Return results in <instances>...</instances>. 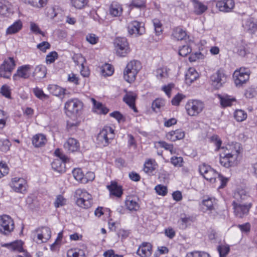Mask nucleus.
Returning <instances> with one entry per match:
<instances>
[{
    "label": "nucleus",
    "mask_w": 257,
    "mask_h": 257,
    "mask_svg": "<svg viewBox=\"0 0 257 257\" xmlns=\"http://www.w3.org/2000/svg\"><path fill=\"white\" fill-rule=\"evenodd\" d=\"M74 61L77 65H80L82 67L81 74L84 77H87L89 75V72L87 68H85L84 63L85 62L84 57L81 54L75 55L73 57Z\"/></svg>",
    "instance_id": "23"
},
{
    "label": "nucleus",
    "mask_w": 257,
    "mask_h": 257,
    "mask_svg": "<svg viewBox=\"0 0 257 257\" xmlns=\"http://www.w3.org/2000/svg\"><path fill=\"white\" fill-rule=\"evenodd\" d=\"M232 204L235 215L240 218H243L248 214L249 211L252 206L251 203L242 204L236 201H233Z\"/></svg>",
    "instance_id": "12"
},
{
    "label": "nucleus",
    "mask_w": 257,
    "mask_h": 257,
    "mask_svg": "<svg viewBox=\"0 0 257 257\" xmlns=\"http://www.w3.org/2000/svg\"><path fill=\"white\" fill-rule=\"evenodd\" d=\"M192 49L188 45L183 46L179 51V54L183 57L186 56L191 52Z\"/></svg>",
    "instance_id": "57"
},
{
    "label": "nucleus",
    "mask_w": 257,
    "mask_h": 257,
    "mask_svg": "<svg viewBox=\"0 0 257 257\" xmlns=\"http://www.w3.org/2000/svg\"><path fill=\"white\" fill-rule=\"evenodd\" d=\"M11 145V143L8 140H0V150L2 151L7 152L9 150Z\"/></svg>",
    "instance_id": "53"
},
{
    "label": "nucleus",
    "mask_w": 257,
    "mask_h": 257,
    "mask_svg": "<svg viewBox=\"0 0 257 257\" xmlns=\"http://www.w3.org/2000/svg\"><path fill=\"white\" fill-rule=\"evenodd\" d=\"M66 159L67 157L65 156L55 159L51 164L52 169L59 173L65 171V162Z\"/></svg>",
    "instance_id": "20"
},
{
    "label": "nucleus",
    "mask_w": 257,
    "mask_h": 257,
    "mask_svg": "<svg viewBox=\"0 0 257 257\" xmlns=\"http://www.w3.org/2000/svg\"><path fill=\"white\" fill-rule=\"evenodd\" d=\"M15 62L12 57L5 60L0 66V76L5 78H10L12 72L15 67Z\"/></svg>",
    "instance_id": "11"
},
{
    "label": "nucleus",
    "mask_w": 257,
    "mask_h": 257,
    "mask_svg": "<svg viewBox=\"0 0 257 257\" xmlns=\"http://www.w3.org/2000/svg\"><path fill=\"white\" fill-rule=\"evenodd\" d=\"M46 75V68L43 65H38L35 69L33 72V76L36 77L37 79H42L44 78Z\"/></svg>",
    "instance_id": "36"
},
{
    "label": "nucleus",
    "mask_w": 257,
    "mask_h": 257,
    "mask_svg": "<svg viewBox=\"0 0 257 257\" xmlns=\"http://www.w3.org/2000/svg\"><path fill=\"white\" fill-rule=\"evenodd\" d=\"M110 194L120 197L122 194V189L120 186L117 185V183L112 182L110 185L107 186Z\"/></svg>",
    "instance_id": "29"
},
{
    "label": "nucleus",
    "mask_w": 257,
    "mask_h": 257,
    "mask_svg": "<svg viewBox=\"0 0 257 257\" xmlns=\"http://www.w3.org/2000/svg\"><path fill=\"white\" fill-rule=\"evenodd\" d=\"M157 166L155 160H148L144 164V171L147 174H151L156 169Z\"/></svg>",
    "instance_id": "37"
},
{
    "label": "nucleus",
    "mask_w": 257,
    "mask_h": 257,
    "mask_svg": "<svg viewBox=\"0 0 257 257\" xmlns=\"http://www.w3.org/2000/svg\"><path fill=\"white\" fill-rule=\"evenodd\" d=\"M65 149L69 152H74L79 149V143L76 139L70 138L64 144Z\"/></svg>",
    "instance_id": "22"
},
{
    "label": "nucleus",
    "mask_w": 257,
    "mask_h": 257,
    "mask_svg": "<svg viewBox=\"0 0 257 257\" xmlns=\"http://www.w3.org/2000/svg\"><path fill=\"white\" fill-rule=\"evenodd\" d=\"M216 6L221 12H229L234 7V2L233 0L219 1L216 3Z\"/></svg>",
    "instance_id": "18"
},
{
    "label": "nucleus",
    "mask_w": 257,
    "mask_h": 257,
    "mask_svg": "<svg viewBox=\"0 0 257 257\" xmlns=\"http://www.w3.org/2000/svg\"><path fill=\"white\" fill-rule=\"evenodd\" d=\"M11 186L15 192L19 193H23L26 189L25 181L23 178H13Z\"/></svg>",
    "instance_id": "17"
},
{
    "label": "nucleus",
    "mask_w": 257,
    "mask_h": 257,
    "mask_svg": "<svg viewBox=\"0 0 257 257\" xmlns=\"http://www.w3.org/2000/svg\"><path fill=\"white\" fill-rule=\"evenodd\" d=\"M67 257H84V253L81 250L77 251L74 249H70L67 252Z\"/></svg>",
    "instance_id": "56"
},
{
    "label": "nucleus",
    "mask_w": 257,
    "mask_h": 257,
    "mask_svg": "<svg viewBox=\"0 0 257 257\" xmlns=\"http://www.w3.org/2000/svg\"><path fill=\"white\" fill-rule=\"evenodd\" d=\"M136 95L132 92H130L125 94L123 98V100L134 111L137 112V109L135 106V100Z\"/></svg>",
    "instance_id": "30"
},
{
    "label": "nucleus",
    "mask_w": 257,
    "mask_h": 257,
    "mask_svg": "<svg viewBox=\"0 0 257 257\" xmlns=\"http://www.w3.org/2000/svg\"><path fill=\"white\" fill-rule=\"evenodd\" d=\"M218 97L220 99V104L223 107L231 106L232 105V102L235 101V98H230V97L228 95L221 96L219 95Z\"/></svg>",
    "instance_id": "41"
},
{
    "label": "nucleus",
    "mask_w": 257,
    "mask_h": 257,
    "mask_svg": "<svg viewBox=\"0 0 257 257\" xmlns=\"http://www.w3.org/2000/svg\"><path fill=\"white\" fill-rule=\"evenodd\" d=\"M198 77L199 74L196 70L193 68H190L185 74L186 83L190 84Z\"/></svg>",
    "instance_id": "31"
},
{
    "label": "nucleus",
    "mask_w": 257,
    "mask_h": 257,
    "mask_svg": "<svg viewBox=\"0 0 257 257\" xmlns=\"http://www.w3.org/2000/svg\"><path fill=\"white\" fill-rule=\"evenodd\" d=\"M47 142L46 137L43 134H37L32 139V144L36 148L44 146Z\"/></svg>",
    "instance_id": "32"
},
{
    "label": "nucleus",
    "mask_w": 257,
    "mask_h": 257,
    "mask_svg": "<svg viewBox=\"0 0 257 257\" xmlns=\"http://www.w3.org/2000/svg\"><path fill=\"white\" fill-rule=\"evenodd\" d=\"M114 69L112 65L107 63L105 64L101 68V74L104 76L111 75Z\"/></svg>",
    "instance_id": "42"
},
{
    "label": "nucleus",
    "mask_w": 257,
    "mask_h": 257,
    "mask_svg": "<svg viewBox=\"0 0 257 257\" xmlns=\"http://www.w3.org/2000/svg\"><path fill=\"white\" fill-rule=\"evenodd\" d=\"M250 71L245 67H240L236 69L233 73L234 83L236 86L240 87L246 83L249 79Z\"/></svg>",
    "instance_id": "5"
},
{
    "label": "nucleus",
    "mask_w": 257,
    "mask_h": 257,
    "mask_svg": "<svg viewBox=\"0 0 257 257\" xmlns=\"http://www.w3.org/2000/svg\"><path fill=\"white\" fill-rule=\"evenodd\" d=\"M192 3L194 12L195 14L200 15L204 13L208 9L206 5L198 0H191Z\"/></svg>",
    "instance_id": "28"
},
{
    "label": "nucleus",
    "mask_w": 257,
    "mask_h": 257,
    "mask_svg": "<svg viewBox=\"0 0 257 257\" xmlns=\"http://www.w3.org/2000/svg\"><path fill=\"white\" fill-rule=\"evenodd\" d=\"M58 58V53L56 51L49 53L46 56V62L47 64L53 63Z\"/></svg>",
    "instance_id": "51"
},
{
    "label": "nucleus",
    "mask_w": 257,
    "mask_h": 257,
    "mask_svg": "<svg viewBox=\"0 0 257 257\" xmlns=\"http://www.w3.org/2000/svg\"><path fill=\"white\" fill-rule=\"evenodd\" d=\"M204 107L203 103L197 99L189 100L185 105L187 114L191 116L198 115L203 110Z\"/></svg>",
    "instance_id": "8"
},
{
    "label": "nucleus",
    "mask_w": 257,
    "mask_h": 257,
    "mask_svg": "<svg viewBox=\"0 0 257 257\" xmlns=\"http://www.w3.org/2000/svg\"><path fill=\"white\" fill-rule=\"evenodd\" d=\"M31 66L30 65H25L19 67L16 73L13 75V79L14 80H17L18 77L24 79H28L30 76V70Z\"/></svg>",
    "instance_id": "16"
},
{
    "label": "nucleus",
    "mask_w": 257,
    "mask_h": 257,
    "mask_svg": "<svg viewBox=\"0 0 257 257\" xmlns=\"http://www.w3.org/2000/svg\"><path fill=\"white\" fill-rule=\"evenodd\" d=\"M172 36L174 39L178 41L186 40L187 38L186 32L179 27L176 28L173 30Z\"/></svg>",
    "instance_id": "33"
},
{
    "label": "nucleus",
    "mask_w": 257,
    "mask_h": 257,
    "mask_svg": "<svg viewBox=\"0 0 257 257\" xmlns=\"http://www.w3.org/2000/svg\"><path fill=\"white\" fill-rule=\"evenodd\" d=\"M192 218L187 216L186 214H182L181 216L180 221L182 228H186L187 227V224L190 222L192 221Z\"/></svg>",
    "instance_id": "47"
},
{
    "label": "nucleus",
    "mask_w": 257,
    "mask_h": 257,
    "mask_svg": "<svg viewBox=\"0 0 257 257\" xmlns=\"http://www.w3.org/2000/svg\"><path fill=\"white\" fill-rule=\"evenodd\" d=\"M129 34L136 36L143 35L145 32V29L143 24L135 21L130 23L127 27Z\"/></svg>",
    "instance_id": "15"
},
{
    "label": "nucleus",
    "mask_w": 257,
    "mask_h": 257,
    "mask_svg": "<svg viewBox=\"0 0 257 257\" xmlns=\"http://www.w3.org/2000/svg\"><path fill=\"white\" fill-rule=\"evenodd\" d=\"M2 246L7 247L12 251H23V242L21 240L2 244Z\"/></svg>",
    "instance_id": "26"
},
{
    "label": "nucleus",
    "mask_w": 257,
    "mask_h": 257,
    "mask_svg": "<svg viewBox=\"0 0 257 257\" xmlns=\"http://www.w3.org/2000/svg\"><path fill=\"white\" fill-rule=\"evenodd\" d=\"M12 12V4L6 0L0 1V15L8 16Z\"/></svg>",
    "instance_id": "25"
},
{
    "label": "nucleus",
    "mask_w": 257,
    "mask_h": 257,
    "mask_svg": "<svg viewBox=\"0 0 257 257\" xmlns=\"http://www.w3.org/2000/svg\"><path fill=\"white\" fill-rule=\"evenodd\" d=\"M165 104V101L162 98L156 99L152 104V108L154 110H155L156 108L160 109L162 107L164 106Z\"/></svg>",
    "instance_id": "46"
},
{
    "label": "nucleus",
    "mask_w": 257,
    "mask_h": 257,
    "mask_svg": "<svg viewBox=\"0 0 257 257\" xmlns=\"http://www.w3.org/2000/svg\"><path fill=\"white\" fill-rule=\"evenodd\" d=\"M23 28V23L20 20L15 21L6 30V35H13L18 33Z\"/></svg>",
    "instance_id": "27"
},
{
    "label": "nucleus",
    "mask_w": 257,
    "mask_h": 257,
    "mask_svg": "<svg viewBox=\"0 0 257 257\" xmlns=\"http://www.w3.org/2000/svg\"><path fill=\"white\" fill-rule=\"evenodd\" d=\"M72 5L77 9H82L88 3V0H71Z\"/></svg>",
    "instance_id": "45"
},
{
    "label": "nucleus",
    "mask_w": 257,
    "mask_h": 257,
    "mask_svg": "<svg viewBox=\"0 0 257 257\" xmlns=\"http://www.w3.org/2000/svg\"><path fill=\"white\" fill-rule=\"evenodd\" d=\"M48 88L52 94L56 96H64L67 94L65 89L56 85H50Z\"/></svg>",
    "instance_id": "34"
},
{
    "label": "nucleus",
    "mask_w": 257,
    "mask_h": 257,
    "mask_svg": "<svg viewBox=\"0 0 257 257\" xmlns=\"http://www.w3.org/2000/svg\"><path fill=\"white\" fill-rule=\"evenodd\" d=\"M122 11L121 6L115 2H113L109 8V13L114 17L119 16L121 15Z\"/></svg>",
    "instance_id": "35"
},
{
    "label": "nucleus",
    "mask_w": 257,
    "mask_h": 257,
    "mask_svg": "<svg viewBox=\"0 0 257 257\" xmlns=\"http://www.w3.org/2000/svg\"><path fill=\"white\" fill-rule=\"evenodd\" d=\"M130 6L138 9H144L146 7V3L144 0H132Z\"/></svg>",
    "instance_id": "48"
},
{
    "label": "nucleus",
    "mask_w": 257,
    "mask_h": 257,
    "mask_svg": "<svg viewBox=\"0 0 257 257\" xmlns=\"http://www.w3.org/2000/svg\"><path fill=\"white\" fill-rule=\"evenodd\" d=\"M66 200L61 195H58L54 202V206L56 208H58L65 205Z\"/></svg>",
    "instance_id": "55"
},
{
    "label": "nucleus",
    "mask_w": 257,
    "mask_h": 257,
    "mask_svg": "<svg viewBox=\"0 0 257 257\" xmlns=\"http://www.w3.org/2000/svg\"><path fill=\"white\" fill-rule=\"evenodd\" d=\"M239 148L238 144L234 147L229 146V149H227L223 156L220 155V164L225 168L236 165L240 153Z\"/></svg>",
    "instance_id": "1"
},
{
    "label": "nucleus",
    "mask_w": 257,
    "mask_h": 257,
    "mask_svg": "<svg viewBox=\"0 0 257 257\" xmlns=\"http://www.w3.org/2000/svg\"><path fill=\"white\" fill-rule=\"evenodd\" d=\"M156 76L159 79H162L167 77V71L166 68H160L156 70Z\"/></svg>",
    "instance_id": "58"
},
{
    "label": "nucleus",
    "mask_w": 257,
    "mask_h": 257,
    "mask_svg": "<svg viewBox=\"0 0 257 257\" xmlns=\"http://www.w3.org/2000/svg\"><path fill=\"white\" fill-rule=\"evenodd\" d=\"M74 178L82 183H86L87 180L84 178V175L80 168L74 169L72 171Z\"/></svg>",
    "instance_id": "40"
},
{
    "label": "nucleus",
    "mask_w": 257,
    "mask_h": 257,
    "mask_svg": "<svg viewBox=\"0 0 257 257\" xmlns=\"http://www.w3.org/2000/svg\"><path fill=\"white\" fill-rule=\"evenodd\" d=\"M183 162V158L181 157H172L171 158V162L176 167H181Z\"/></svg>",
    "instance_id": "60"
},
{
    "label": "nucleus",
    "mask_w": 257,
    "mask_h": 257,
    "mask_svg": "<svg viewBox=\"0 0 257 257\" xmlns=\"http://www.w3.org/2000/svg\"><path fill=\"white\" fill-rule=\"evenodd\" d=\"M186 257H208V254L204 252L194 251L187 253Z\"/></svg>",
    "instance_id": "64"
},
{
    "label": "nucleus",
    "mask_w": 257,
    "mask_h": 257,
    "mask_svg": "<svg viewBox=\"0 0 257 257\" xmlns=\"http://www.w3.org/2000/svg\"><path fill=\"white\" fill-rule=\"evenodd\" d=\"M137 253L141 257H148L152 254V245L149 242H143L137 250Z\"/></svg>",
    "instance_id": "21"
},
{
    "label": "nucleus",
    "mask_w": 257,
    "mask_h": 257,
    "mask_svg": "<svg viewBox=\"0 0 257 257\" xmlns=\"http://www.w3.org/2000/svg\"><path fill=\"white\" fill-rule=\"evenodd\" d=\"M91 101L93 102L94 108L96 109V111H97L99 113L104 114L107 113L109 109L107 107L104 106L101 103L97 102L94 98H91Z\"/></svg>",
    "instance_id": "39"
},
{
    "label": "nucleus",
    "mask_w": 257,
    "mask_h": 257,
    "mask_svg": "<svg viewBox=\"0 0 257 257\" xmlns=\"http://www.w3.org/2000/svg\"><path fill=\"white\" fill-rule=\"evenodd\" d=\"M30 30L32 32L36 34H41L43 36H45V34L39 28V26L33 22L30 23Z\"/></svg>",
    "instance_id": "59"
},
{
    "label": "nucleus",
    "mask_w": 257,
    "mask_h": 257,
    "mask_svg": "<svg viewBox=\"0 0 257 257\" xmlns=\"http://www.w3.org/2000/svg\"><path fill=\"white\" fill-rule=\"evenodd\" d=\"M33 92L35 94V95L39 99H41L42 100H46L48 99L49 96L46 94H45L43 92V91L39 88H36L34 89Z\"/></svg>",
    "instance_id": "49"
},
{
    "label": "nucleus",
    "mask_w": 257,
    "mask_h": 257,
    "mask_svg": "<svg viewBox=\"0 0 257 257\" xmlns=\"http://www.w3.org/2000/svg\"><path fill=\"white\" fill-rule=\"evenodd\" d=\"M114 45L117 55L120 57H125L130 51L129 45L125 38H116Z\"/></svg>",
    "instance_id": "9"
},
{
    "label": "nucleus",
    "mask_w": 257,
    "mask_h": 257,
    "mask_svg": "<svg viewBox=\"0 0 257 257\" xmlns=\"http://www.w3.org/2000/svg\"><path fill=\"white\" fill-rule=\"evenodd\" d=\"M154 29L157 35H160L162 32V25L158 19L153 21Z\"/></svg>",
    "instance_id": "54"
},
{
    "label": "nucleus",
    "mask_w": 257,
    "mask_h": 257,
    "mask_svg": "<svg viewBox=\"0 0 257 257\" xmlns=\"http://www.w3.org/2000/svg\"><path fill=\"white\" fill-rule=\"evenodd\" d=\"M220 257H225L229 251V247L227 245H219L217 247Z\"/></svg>",
    "instance_id": "52"
},
{
    "label": "nucleus",
    "mask_w": 257,
    "mask_h": 257,
    "mask_svg": "<svg viewBox=\"0 0 257 257\" xmlns=\"http://www.w3.org/2000/svg\"><path fill=\"white\" fill-rule=\"evenodd\" d=\"M75 197L77 198V204L83 208H88L92 204V199L91 194L86 190L78 189L75 191Z\"/></svg>",
    "instance_id": "3"
},
{
    "label": "nucleus",
    "mask_w": 257,
    "mask_h": 257,
    "mask_svg": "<svg viewBox=\"0 0 257 257\" xmlns=\"http://www.w3.org/2000/svg\"><path fill=\"white\" fill-rule=\"evenodd\" d=\"M211 141L216 146V151H218L221 146L222 144V141L219 138V137L216 135H214L211 137Z\"/></svg>",
    "instance_id": "61"
},
{
    "label": "nucleus",
    "mask_w": 257,
    "mask_h": 257,
    "mask_svg": "<svg viewBox=\"0 0 257 257\" xmlns=\"http://www.w3.org/2000/svg\"><path fill=\"white\" fill-rule=\"evenodd\" d=\"M210 79L212 85L216 89H219L226 82V77L223 70L219 69L211 75Z\"/></svg>",
    "instance_id": "14"
},
{
    "label": "nucleus",
    "mask_w": 257,
    "mask_h": 257,
    "mask_svg": "<svg viewBox=\"0 0 257 257\" xmlns=\"http://www.w3.org/2000/svg\"><path fill=\"white\" fill-rule=\"evenodd\" d=\"M51 231L48 227H42L35 230L32 233L34 241L38 243L46 242L51 237Z\"/></svg>",
    "instance_id": "7"
},
{
    "label": "nucleus",
    "mask_w": 257,
    "mask_h": 257,
    "mask_svg": "<svg viewBox=\"0 0 257 257\" xmlns=\"http://www.w3.org/2000/svg\"><path fill=\"white\" fill-rule=\"evenodd\" d=\"M114 136V130L111 127H105L97 135V144L102 147L107 146L109 140L113 139Z\"/></svg>",
    "instance_id": "6"
},
{
    "label": "nucleus",
    "mask_w": 257,
    "mask_h": 257,
    "mask_svg": "<svg viewBox=\"0 0 257 257\" xmlns=\"http://www.w3.org/2000/svg\"><path fill=\"white\" fill-rule=\"evenodd\" d=\"M141 68V64L139 61L135 60L131 61L127 64L124 71V79L129 83L133 82Z\"/></svg>",
    "instance_id": "2"
},
{
    "label": "nucleus",
    "mask_w": 257,
    "mask_h": 257,
    "mask_svg": "<svg viewBox=\"0 0 257 257\" xmlns=\"http://www.w3.org/2000/svg\"><path fill=\"white\" fill-rule=\"evenodd\" d=\"M248 196L246 191L243 189H238L234 193V198L236 201L240 202L248 198Z\"/></svg>",
    "instance_id": "38"
},
{
    "label": "nucleus",
    "mask_w": 257,
    "mask_h": 257,
    "mask_svg": "<svg viewBox=\"0 0 257 257\" xmlns=\"http://www.w3.org/2000/svg\"><path fill=\"white\" fill-rule=\"evenodd\" d=\"M203 209L204 211H211L214 209L213 203L212 200L208 198L203 201Z\"/></svg>",
    "instance_id": "44"
},
{
    "label": "nucleus",
    "mask_w": 257,
    "mask_h": 257,
    "mask_svg": "<svg viewBox=\"0 0 257 257\" xmlns=\"http://www.w3.org/2000/svg\"><path fill=\"white\" fill-rule=\"evenodd\" d=\"M15 224L13 219L9 215H4L0 216V232L8 235L14 229Z\"/></svg>",
    "instance_id": "10"
},
{
    "label": "nucleus",
    "mask_w": 257,
    "mask_h": 257,
    "mask_svg": "<svg viewBox=\"0 0 257 257\" xmlns=\"http://www.w3.org/2000/svg\"><path fill=\"white\" fill-rule=\"evenodd\" d=\"M235 119L239 122L245 120L247 117V114L242 110H236L234 113Z\"/></svg>",
    "instance_id": "43"
},
{
    "label": "nucleus",
    "mask_w": 257,
    "mask_h": 257,
    "mask_svg": "<svg viewBox=\"0 0 257 257\" xmlns=\"http://www.w3.org/2000/svg\"><path fill=\"white\" fill-rule=\"evenodd\" d=\"M83 106V103L78 98L70 99L65 103V112L69 116H74L81 110Z\"/></svg>",
    "instance_id": "4"
},
{
    "label": "nucleus",
    "mask_w": 257,
    "mask_h": 257,
    "mask_svg": "<svg viewBox=\"0 0 257 257\" xmlns=\"http://www.w3.org/2000/svg\"><path fill=\"white\" fill-rule=\"evenodd\" d=\"M86 39L87 42L92 45L96 44L98 41V38L93 34H89L87 35L86 36Z\"/></svg>",
    "instance_id": "63"
},
{
    "label": "nucleus",
    "mask_w": 257,
    "mask_h": 257,
    "mask_svg": "<svg viewBox=\"0 0 257 257\" xmlns=\"http://www.w3.org/2000/svg\"><path fill=\"white\" fill-rule=\"evenodd\" d=\"M244 26L246 29L251 32H254L256 29V24L252 19L247 20L245 22Z\"/></svg>",
    "instance_id": "50"
},
{
    "label": "nucleus",
    "mask_w": 257,
    "mask_h": 257,
    "mask_svg": "<svg viewBox=\"0 0 257 257\" xmlns=\"http://www.w3.org/2000/svg\"><path fill=\"white\" fill-rule=\"evenodd\" d=\"M199 172L206 180L211 182H215L219 174V173L212 169L210 166L204 164L200 166Z\"/></svg>",
    "instance_id": "13"
},
{
    "label": "nucleus",
    "mask_w": 257,
    "mask_h": 257,
    "mask_svg": "<svg viewBox=\"0 0 257 257\" xmlns=\"http://www.w3.org/2000/svg\"><path fill=\"white\" fill-rule=\"evenodd\" d=\"M185 137V133L181 130L171 131L166 135V139L172 142L183 139Z\"/></svg>",
    "instance_id": "24"
},
{
    "label": "nucleus",
    "mask_w": 257,
    "mask_h": 257,
    "mask_svg": "<svg viewBox=\"0 0 257 257\" xmlns=\"http://www.w3.org/2000/svg\"><path fill=\"white\" fill-rule=\"evenodd\" d=\"M139 199L133 196H127L125 201V206L131 211H137L140 208Z\"/></svg>",
    "instance_id": "19"
},
{
    "label": "nucleus",
    "mask_w": 257,
    "mask_h": 257,
    "mask_svg": "<svg viewBox=\"0 0 257 257\" xmlns=\"http://www.w3.org/2000/svg\"><path fill=\"white\" fill-rule=\"evenodd\" d=\"M155 190L159 195L162 196H165L167 193V188L163 185H158L156 186Z\"/></svg>",
    "instance_id": "62"
}]
</instances>
